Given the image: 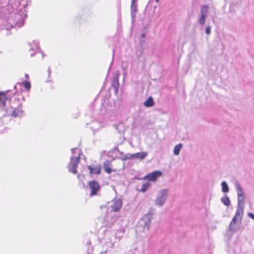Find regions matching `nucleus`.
<instances>
[{
    "label": "nucleus",
    "mask_w": 254,
    "mask_h": 254,
    "mask_svg": "<svg viewBox=\"0 0 254 254\" xmlns=\"http://www.w3.org/2000/svg\"><path fill=\"white\" fill-rule=\"evenodd\" d=\"M22 99H23V100H25V99H24V97H23V98H22Z\"/></svg>",
    "instance_id": "obj_44"
},
{
    "label": "nucleus",
    "mask_w": 254,
    "mask_h": 254,
    "mask_svg": "<svg viewBox=\"0 0 254 254\" xmlns=\"http://www.w3.org/2000/svg\"><path fill=\"white\" fill-rule=\"evenodd\" d=\"M39 52H40L42 54L43 58H44V57H45L46 56L45 54L40 49V51H39Z\"/></svg>",
    "instance_id": "obj_34"
},
{
    "label": "nucleus",
    "mask_w": 254,
    "mask_h": 254,
    "mask_svg": "<svg viewBox=\"0 0 254 254\" xmlns=\"http://www.w3.org/2000/svg\"><path fill=\"white\" fill-rule=\"evenodd\" d=\"M169 189H163L160 190L157 193L154 204L159 207L162 206L165 203L169 195Z\"/></svg>",
    "instance_id": "obj_4"
},
{
    "label": "nucleus",
    "mask_w": 254,
    "mask_h": 254,
    "mask_svg": "<svg viewBox=\"0 0 254 254\" xmlns=\"http://www.w3.org/2000/svg\"><path fill=\"white\" fill-rule=\"evenodd\" d=\"M152 216L150 212H148L143 215L140 219V224L143 226L144 229L149 230L150 227Z\"/></svg>",
    "instance_id": "obj_8"
},
{
    "label": "nucleus",
    "mask_w": 254,
    "mask_h": 254,
    "mask_svg": "<svg viewBox=\"0 0 254 254\" xmlns=\"http://www.w3.org/2000/svg\"><path fill=\"white\" fill-rule=\"evenodd\" d=\"M208 9L209 6L207 5H202L201 6L200 13L198 19V22L201 25H204L205 23Z\"/></svg>",
    "instance_id": "obj_7"
},
{
    "label": "nucleus",
    "mask_w": 254,
    "mask_h": 254,
    "mask_svg": "<svg viewBox=\"0 0 254 254\" xmlns=\"http://www.w3.org/2000/svg\"><path fill=\"white\" fill-rule=\"evenodd\" d=\"M125 230L124 228L118 230L115 235V238L120 240L122 238L123 234L125 233Z\"/></svg>",
    "instance_id": "obj_17"
},
{
    "label": "nucleus",
    "mask_w": 254,
    "mask_h": 254,
    "mask_svg": "<svg viewBox=\"0 0 254 254\" xmlns=\"http://www.w3.org/2000/svg\"><path fill=\"white\" fill-rule=\"evenodd\" d=\"M77 178H79V174H78L77 175Z\"/></svg>",
    "instance_id": "obj_39"
},
{
    "label": "nucleus",
    "mask_w": 254,
    "mask_h": 254,
    "mask_svg": "<svg viewBox=\"0 0 254 254\" xmlns=\"http://www.w3.org/2000/svg\"><path fill=\"white\" fill-rule=\"evenodd\" d=\"M7 98L4 92H0V119L3 121V125L9 120H6L9 117H22L23 115V111L22 109V104L18 99H15L14 102L17 103V107H14L11 105L9 107H6V101Z\"/></svg>",
    "instance_id": "obj_3"
},
{
    "label": "nucleus",
    "mask_w": 254,
    "mask_h": 254,
    "mask_svg": "<svg viewBox=\"0 0 254 254\" xmlns=\"http://www.w3.org/2000/svg\"><path fill=\"white\" fill-rule=\"evenodd\" d=\"M30 0H18L7 8L0 7V28L9 30L11 28L22 27L27 14L25 8Z\"/></svg>",
    "instance_id": "obj_1"
},
{
    "label": "nucleus",
    "mask_w": 254,
    "mask_h": 254,
    "mask_svg": "<svg viewBox=\"0 0 254 254\" xmlns=\"http://www.w3.org/2000/svg\"><path fill=\"white\" fill-rule=\"evenodd\" d=\"M97 96L95 98V99L94 101H95L97 99Z\"/></svg>",
    "instance_id": "obj_41"
},
{
    "label": "nucleus",
    "mask_w": 254,
    "mask_h": 254,
    "mask_svg": "<svg viewBox=\"0 0 254 254\" xmlns=\"http://www.w3.org/2000/svg\"><path fill=\"white\" fill-rule=\"evenodd\" d=\"M211 27L210 26H208L206 27L205 32L206 34L209 35L211 33Z\"/></svg>",
    "instance_id": "obj_27"
},
{
    "label": "nucleus",
    "mask_w": 254,
    "mask_h": 254,
    "mask_svg": "<svg viewBox=\"0 0 254 254\" xmlns=\"http://www.w3.org/2000/svg\"><path fill=\"white\" fill-rule=\"evenodd\" d=\"M106 151L104 150V151H103L101 153V157H103V155L105 154Z\"/></svg>",
    "instance_id": "obj_36"
},
{
    "label": "nucleus",
    "mask_w": 254,
    "mask_h": 254,
    "mask_svg": "<svg viewBox=\"0 0 254 254\" xmlns=\"http://www.w3.org/2000/svg\"><path fill=\"white\" fill-rule=\"evenodd\" d=\"M147 29L146 26H144L142 28V33L141 34L140 38H144L146 36V30Z\"/></svg>",
    "instance_id": "obj_26"
},
{
    "label": "nucleus",
    "mask_w": 254,
    "mask_h": 254,
    "mask_svg": "<svg viewBox=\"0 0 254 254\" xmlns=\"http://www.w3.org/2000/svg\"><path fill=\"white\" fill-rule=\"evenodd\" d=\"M119 153L120 154V155L122 157H123L124 154V152L119 150V151H118Z\"/></svg>",
    "instance_id": "obj_35"
},
{
    "label": "nucleus",
    "mask_w": 254,
    "mask_h": 254,
    "mask_svg": "<svg viewBox=\"0 0 254 254\" xmlns=\"http://www.w3.org/2000/svg\"><path fill=\"white\" fill-rule=\"evenodd\" d=\"M30 46V56L33 57L36 53H38L40 51V47L39 45V41L37 40H33L32 43H29Z\"/></svg>",
    "instance_id": "obj_10"
},
{
    "label": "nucleus",
    "mask_w": 254,
    "mask_h": 254,
    "mask_svg": "<svg viewBox=\"0 0 254 254\" xmlns=\"http://www.w3.org/2000/svg\"><path fill=\"white\" fill-rule=\"evenodd\" d=\"M47 71H48V78L46 80V82L50 83V82H52V80H51V79L50 78L51 74V73H52L50 66H49L48 67Z\"/></svg>",
    "instance_id": "obj_24"
},
{
    "label": "nucleus",
    "mask_w": 254,
    "mask_h": 254,
    "mask_svg": "<svg viewBox=\"0 0 254 254\" xmlns=\"http://www.w3.org/2000/svg\"><path fill=\"white\" fill-rule=\"evenodd\" d=\"M79 163V152L77 156H71L70 158V162L68 163L67 168L69 172L75 174L77 173V168Z\"/></svg>",
    "instance_id": "obj_5"
},
{
    "label": "nucleus",
    "mask_w": 254,
    "mask_h": 254,
    "mask_svg": "<svg viewBox=\"0 0 254 254\" xmlns=\"http://www.w3.org/2000/svg\"><path fill=\"white\" fill-rule=\"evenodd\" d=\"M77 149V148H72L71 151V154H72V156H73V155L75 154V151Z\"/></svg>",
    "instance_id": "obj_30"
},
{
    "label": "nucleus",
    "mask_w": 254,
    "mask_h": 254,
    "mask_svg": "<svg viewBox=\"0 0 254 254\" xmlns=\"http://www.w3.org/2000/svg\"><path fill=\"white\" fill-rule=\"evenodd\" d=\"M87 168L91 174L99 175L100 174L101 171V167L99 165H96L94 167L89 165L87 166Z\"/></svg>",
    "instance_id": "obj_13"
},
{
    "label": "nucleus",
    "mask_w": 254,
    "mask_h": 254,
    "mask_svg": "<svg viewBox=\"0 0 254 254\" xmlns=\"http://www.w3.org/2000/svg\"><path fill=\"white\" fill-rule=\"evenodd\" d=\"M144 42H145V40H143L142 38H140V41H139L140 45L141 46L143 44V43Z\"/></svg>",
    "instance_id": "obj_32"
},
{
    "label": "nucleus",
    "mask_w": 254,
    "mask_h": 254,
    "mask_svg": "<svg viewBox=\"0 0 254 254\" xmlns=\"http://www.w3.org/2000/svg\"><path fill=\"white\" fill-rule=\"evenodd\" d=\"M155 104L153 98L152 96L148 97L147 99L143 102V106L146 108H150L153 107Z\"/></svg>",
    "instance_id": "obj_14"
},
{
    "label": "nucleus",
    "mask_w": 254,
    "mask_h": 254,
    "mask_svg": "<svg viewBox=\"0 0 254 254\" xmlns=\"http://www.w3.org/2000/svg\"><path fill=\"white\" fill-rule=\"evenodd\" d=\"M113 204L111 206L112 210L114 212H118L121 209L123 204V201L121 198L114 199L113 200Z\"/></svg>",
    "instance_id": "obj_12"
},
{
    "label": "nucleus",
    "mask_w": 254,
    "mask_h": 254,
    "mask_svg": "<svg viewBox=\"0 0 254 254\" xmlns=\"http://www.w3.org/2000/svg\"><path fill=\"white\" fill-rule=\"evenodd\" d=\"M119 150H120L119 149V148H118V146H116L114 147L113 148V150H112V151H118H118H119Z\"/></svg>",
    "instance_id": "obj_31"
},
{
    "label": "nucleus",
    "mask_w": 254,
    "mask_h": 254,
    "mask_svg": "<svg viewBox=\"0 0 254 254\" xmlns=\"http://www.w3.org/2000/svg\"><path fill=\"white\" fill-rule=\"evenodd\" d=\"M88 185L91 190L90 196L92 197L97 194L98 191L100 190L101 187L99 183L95 180L89 182Z\"/></svg>",
    "instance_id": "obj_9"
},
{
    "label": "nucleus",
    "mask_w": 254,
    "mask_h": 254,
    "mask_svg": "<svg viewBox=\"0 0 254 254\" xmlns=\"http://www.w3.org/2000/svg\"><path fill=\"white\" fill-rule=\"evenodd\" d=\"M18 85L20 86H21V84H20V83H17L16 84H15V85H14V89H16V88H17V86H18Z\"/></svg>",
    "instance_id": "obj_33"
},
{
    "label": "nucleus",
    "mask_w": 254,
    "mask_h": 254,
    "mask_svg": "<svg viewBox=\"0 0 254 254\" xmlns=\"http://www.w3.org/2000/svg\"><path fill=\"white\" fill-rule=\"evenodd\" d=\"M25 77H26V79H28L29 78V75L27 73H25Z\"/></svg>",
    "instance_id": "obj_37"
},
{
    "label": "nucleus",
    "mask_w": 254,
    "mask_h": 254,
    "mask_svg": "<svg viewBox=\"0 0 254 254\" xmlns=\"http://www.w3.org/2000/svg\"><path fill=\"white\" fill-rule=\"evenodd\" d=\"M20 84H21V85H22L23 86V87L27 91H29L30 89H31V83L28 80H24Z\"/></svg>",
    "instance_id": "obj_22"
},
{
    "label": "nucleus",
    "mask_w": 254,
    "mask_h": 254,
    "mask_svg": "<svg viewBox=\"0 0 254 254\" xmlns=\"http://www.w3.org/2000/svg\"><path fill=\"white\" fill-rule=\"evenodd\" d=\"M87 254H91L89 252H87Z\"/></svg>",
    "instance_id": "obj_43"
},
{
    "label": "nucleus",
    "mask_w": 254,
    "mask_h": 254,
    "mask_svg": "<svg viewBox=\"0 0 254 254\" xmlns=\"http://www.w3.org/2000/svg\"><path fill=\"white\" fill-rule=\"evenodd\" d=\"M222 191L224 193H227L229 190L228 185L226 182L223 181L221 183Z\"/></svg>",
    "instance_id": "obj_21"
},
{
    "label": "nucleus",
    "mask_w": 254,
    "mask_h": 254,
    "mask_svg": "<svg viewBox=\"0 0 254 254\" xmlns=\"http://www.w3.org/2000/svg\"><path fill=\"white\" fill-rule=\"evenodd\" d=\"M137 1V0H131L130 5V15L132 24H133L135 21L136 12L138 11L137 3L136 2Z\"/></svg>",
    "instance_id": "obj_11"
},
{
    "label": "nucleus",
    "mask_w": 254,
    "mask_h": 254,
    "mask_svg": "<svg viewBox=\"0 0 254 254\" xmlns=\"http://www.w3.org/2000/svg\"><path fill=\"white\" fill-rule=\"evenodd\" d=\"M234 186L238 196L237 210L229 226V230L233 233L238 231L239 224L241 223L244 211V203L245 199V193L240 183L236 181L234 183Z\"/></svg>",
    "instance_id": "obj_2"
},
{
    "label": "nucleus",
    "mask_w": 254,
    "mask_h": 254,
    "mask_svg": "<svg viewBox=\"0 0 254 254\" xmlns=\"http://www.w3.org/2000/svg\"><path fill=\"white\" fill-rule=\"evenodd\" d=\"M162 175L161 171H154L151 173H148L143 178L135 177L134 179L138 180H148L151 182H155L156 180Z\"/></svg>",
    "instance_id": "obj_6"
},
{
    "label": "nucleus",
    "mask_w": 254,
    "mask_h": 254,
    "mask_svg": "<svg viewBox=\"0 0 254 254\" xmlns=\"http://www.w3.org/2000/svg\"><path fill=\"white\" fill-rule=\"evenodd\" d=\"M132 154L127 153L123 157L120 158L122 160L125 161L128 159H133Z\"/></svg>",
    "instance_id": "obj_23"
},
{
    "label": "nucleus",
    "mask_w": 254,
    "mask_h": 254,
    "mask_svg": "<svg viewBox=\"0 0 254 254\" xmlns=\"http://www.w3.org/2000/svg\"><path fill=\"white\" fill-rule=\"evenodd\" d=\"M147 152H140L132 154L133 159L137 158L140 160L144 159L147 156Z\"/></svg>",
    "instance_id": "obj_15"
},
{
    "label": "nucleus",
    "mask_w": 254,
    "mask_h": 254,
    "mask_svg": "<svg viewBox=\"0 0 254 254\" xmlns=\"http://www.w3.org/2000/svg\"><path fill=\"white\" fill-rule=\"evenodd\" d=\"M80 156L82 155V153L81 152V151H80ZM81 159V158L80 157V159Z\"/></svg>",
    "instance_id": "obj_40"
},
{
    "label": "nucleus",
    "mask_w": 254,
    "mask_h": 254,
    "mask_svg": "<svg viewBox=\"0 0 254 254\" xmlns=\"http://www.w3.org/2000/svg\"><path fill=\"white\" fill-rule=\"evenodd\" d=\"M151 184L149 182H145L142 184L141 189L138 190V191L145 192L148 190Z\"/></svg>",
    "instance_id": "obj_18"
},
{
    "label": "nucleus",
    "mask_w": 254,
    "mask_h": 254,
    "mask_svg": "<svg viewBox=\"0 0 254 254\" xmlns=\"http://www.w3.org/2000/svg\"><path fill=\"white\" fill-rule=\"evenodd\" d=\"M222 202L226 206H228L231 204V201L229 197L227 195H225L223 197L221 198Z\"/></svg>",
    "instance_id": "obj_20"
},
{
    "label": "nucleus",
    "mask_w": 254,
    "mask_h": 254,
    "mask_svg": "<svg viewBox=\"0 0 254 254\" xmlns=\"http://www.w3.org/2000/svg\"><path fill=\"white\" fill-rule=\"evenodd\" d=\"M183 147L182 143H180L175 146L173 150L174 154L178 155L180 153V150Z\"/></svg>",
    "instance_id": "obj_19"
},
{
    "label": "nucleus",
    "mask_w": 254,
    "mask_h": 254,
    "mask_svg": "<svg viewBox=\"0 0 254 254\" xmlns=\"http://www.w3.org/2000/svg\"><path fill=\"white\" fill-rule=\"evenodd\" d=\"M114 56H115V50H113V57H112V62L111 63V64L110 65V67L109 68V69H108V72L110 71V69H111V65L113 62V61H114Z\"/></svg>",
    "instance_id": "obj_28"
},
{
    "label": "nucleus",
    "mask_w": 254,
    "mask_h": 254,
    "mask_svg": "<svg viewBox=\"0 0 254 254\" xmlns=\"http://www.w3.org/2000/svg\"><path fill=\"white\" fill-rule=\"evenodd\" d=\"M248 216L251 218V219L254 220V213L249 212L248 213Z\"/></svg>",
    "instance_id": "obj_29"
},
{
    "label": "nucleus",
    "mask_w": 254,
    "mask_h": 254,
    "mask_svg": "<svg viewBox=\"0 0 254 254\" xmlns=\"http://www.w3.org/2000/svg\"><path fill=\"white\" fill-rule=\"evenodd\" d=\"M113 86L115 88V93L117 94V93L118 91V89H119V83L118 80H117L116 81V83H114L113 84Z\"/></svg>",
    "instance_id": "obj_25"
},
{
    "label": "nucleus",
    "mask_w": 254,
    "mask_h": 254,
    "mask_svg": "<svg viewBox=\"0 0 254 254\" xmlns=\"http://www.w3.org/2000/svg\"><path fill=\"white\" fill-rule=\"evenodd\" d=\"M157 2L159 1V0H155Z\"/></svg>",
    "instance_id": "obj_42"
},
{
    "label": "nucleus",
    "mask_w": 254,
    "mask_h": 254,
    "mask_svg": "<svg viewBox=\"0 0 254 254\" xmlns=\"http://www.w3.org/2000/svg\"><path fill=\"white\" fill-rule=\"evenodd\" d=\"M111 164V162L108 160H106L103 163V169L108 174H111L112 172V170L110 167Z\"/></svg>",
    "instance_id": "obj_16"
},
{
    "label": "nucleus",
    "mask_w": 254,
    "mask_h": 254,
    "mask_svg": "<svg viewBox=\"0 0 254 254\" xmlns=\"http://www.w3.org/2000/svg\"><path fill=\"white\" fill-rule=\"evenodd\" d=\"M107 253V251H104V252H102L101 253V254H106Z\"/></svg>",
    "instance_id": "obj_38"
}]
</instances>
